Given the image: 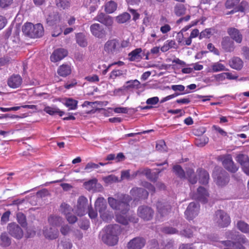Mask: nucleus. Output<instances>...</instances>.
Listing matches in <instances>:
<instances>
[{
    "instance_id": "obj_48",
    "label": "nucleus",
    "mask_w": 249,
    "mask_h": 249,
    "mask_svg": "<svg viewBox=\"0 0 249 249\" xmlns=\"http://www.w3.org/2000/svg\"><path fill=\"white\" fill-rule=\"evenodd\" d=\"M0 240L1 245L4 247H8L11 244V240L6 233L4 232L1 234Z\"/></svg>"
},
{
    "instance_id": "obj_50",
    "label": "nucleus",
    "mask_w": 249,
    "mask_h": 249,
    "mask_svg": "<svg viewBox=\"0 0 249 249\" xmlns=\"http://www.w3.org/2000/svg\"><path fill=\"white\" fill-rule=\"evenodd\" d=\"M17 218L18 222L22 226H26V219L25 215L22 213H18L17 214Z\"/></svg>"
},
{
    "instance_id": "obj_16",
    "label": "nucleus",
    "mask_w": 249,
    "mask_h": 249,
    "mask_svg": "<svg viewBox=\"0 0 249 249\" xmlns=\"http://www.w3.org/2000/svg\"><path fill=\"white\" fill-rule=\"evenodd\" d=\"M130 194L133 196L134 201L140 199H145L148 196V192L141 188H133L131 190Z\"/></svg>"
},
{
    "instance_id": "obj_59",
    "label": "nucleus",
    "mask_w": 249,
    "mask_h": 249,
    "mask_svg": "<svg viewBox=\"0 0 249 249\" xmlns=\"http://www.w3.org/2000/svg\"><path fill=\"white\" fill-rule=\"evenodd\" d=\"M211 29H206L203 31L201 32L199 35V38H202L204 37L209 38L210 35H211Z\"/></svg>"
},
{
    "instance_id": "obj_2",
    "label": "nucleus",
    "mask_w": 249,
    "mask_h": 249,
    "mask_svg": "<svg viewBox=\"0 0 249 249\" xmlns=\"http://www.w3.org/2000/svg\"><path fill=\"white\" fill-rule=\"evenodd\" d=\"M131 200V197L127 195H122L118 200L112 197L107 198L110 207L114 210L120 211L123 214H125L129 210V202Z\"/></svg>"
},
{
    "instance_id": "obj_13",
    "label": "nucleus",
    "mask_w": 249,
    "mask_h": 249,
    "mask_svg": "<svg viewBox=\"0 0 249 249\" xmlns=\"http://www.w3.org/2000/svg\"><path fill=\"white\" fill-rule=\"evenodd\" d=\"M209 196V193L206 189L203 187L200 186L197 188L196 192L193 194L192 197L194 199L206 203L207 202Z\"/></svg>"
},
{
    "instance_id": "obj_22",
    "label": "nucleus",
    "mask_w": 249,
    "mask_h": 249,
    "mask_svg": "<svg viewBox=\"0 0 249 249\" xmlns=\"http://www.w3.org/2000/svg\"><path fill=\"white\" fill-rule=\"evenodd\" d=\"M222 164L224 167L231 172L235 173L238 170V168L234 164L230 156L224 159Z\"/></svg>"
},
{
    "instance_id": "obj_26",
    "label": "nucleus",
    "mask_w": 249,
    "mask_h": 249,
    "mask_svg": "<svg viewBox=\"0 0 249 249\" xmlns=\"http://www.w3.org/2000/svg\"><path fill=\"white\" fill-rule=\"evenodd\" d=\"M196 172L199 176V182L203 184H207L209 180V175L208 173L206 170L202 169H198Z\"/></svg>"
},
{
    "instance_id": "obj_20",
    "label": "nucleus",
    "mask_w": 249,
    "mask_h": 249,
    "mask_svg": "<svg viewBox=\"0 0 249 249\" xmlns=\"http://www.w3.org/2000/svg\"><path fill=\"white\" fill-rule=\"evenodd\" d=\"M94 20L104 24L106 26H110L113 23L112 18L103 13H99L95 17Z\"/></svg>"
},
{
    "instance_id": "obj_27",
    "label": "nucleus",
    "mask_w": 249,
    "mask_h": 249,
    "mask_svg": "<svg viewBox=\"0 0 249 249\" xmlns=\"http://www.w3.org/2000/svg\"><path fill=\"white\" fill-rule=\"evenodd\" d=\"M248 3L245 0H242L238 6L232 8L233 9L226 14L227 15L233 14L237 12H244L248 8Z\"/></svg>"
},
{
    "instance_id": "obj_7",
    "label": "nucleus",
    "mask_w": 249,
    "mask_h": 249,
    "mask_svg": "<svg viewBox=\"0 0 249 249\" xmlns=\"http://www.w3.org/2000/svg\"><path fill=\"white\" fill-rule=\"evenodd\" d=\"M214 221L221 227H227L231 222L230 216L222 210H218L215 212Z\"/></svg>"
},
{
    "instance_id": "obj_44",
    "label": "nucleus",
    "mask_w": 249,
    "mask_h": 249,
    "mask_svg": "<svg viewBox=\"0 0 249 249\" xmlns=\"http://www.w3.org/2000/svg\"><path fill=\"white\" fill-rule=\"evenodd\" d=\"M211 71L213 72H216L220 71H227L224 65L219 62H216L213 63L212 66Z\"/></svg>"
},
{
    "instance_id": "obj_40",
    "label": "nucleus",
    "mask_w": 249,
    "mask_h": 249,
    "mask_svg": "<svg viewBox=\"0 0 249 249\" xmlns=\"http://www.w3.org/2000/svg\"><path fill=\"white\" fill-rule=\"evenodd\" d=\"M55 3L57 7L62 9H66L70 6V0H56Z\"/></svg>"
},
{
    "instance_id": "obj_60",
    "label": "nucleus",
    "mask_w": 249,
    "mask_h": 249,
    "mask_svg": "<svg viewBox=\"0 0 249 249\" xmlns=\"http://www.w3.org/2000/svg\"><path fill=\"white\" fill-rule=\"evenodd\" d=\"M123 72L120 70H114L111 71L110 74V78L115 79L118 76H121L123 74Z\"/></svg>"
},
{
    "instance_id": "obj_61",
    "label": "nucleus",
    "mask_w": 249,
    "mask_h": 249,
    "mask_svg": "<svg viewBox=\"0 0 249 249\" xmlns=\"http://www.w3.org/2000/svg\"><path fill=\"white\" fill-rule=\"evenodd\" d=\"M207 49L211 52H213L214 54L219 55V52L218 50L215 48L214 45L210 43L207 45Z\"/></svg>"
},
{
    "instance_id": "obj_12",
    "label": "nucleus",
    "mask_w": 249,
    "mask_h": 249,
    "mask_svg": "<svg viewBox=\"0 0 249 249\" xmlns=\"http://www.w3.org/2000/svg\"><path fill=\"white\" fill-rule=\"evenodd\" d=\"M88 199L84 196H81L78 198L76 213L79 216L84 215L87 210Z\"/></svg>"
},
{
    "instance_id": "obj_58",
    "label": "nucleus",
    "mask_w": 249,
    "mask_h": 249,
    "mask_svg": "<svg viewBox=\"0 0 249 249\" xmlns=\"http://www.w3.org/2000/svg\"><path fill=\"white\" fill-rule=\"evenodd\" d=\"M68 222L70 224H73L77 221V218L74 215H72L71 213L65 215Z\"/></svg>"
},
{
    "instance_id": "obj_45",
    "label": "nucleus",
    "mask_w": 249,
    "mask_h": 249,
    "mask_svg": "<svg viewBox=\"0 0 249 249\" xmlns=\"http://www.w3.org/2000/svg\"><path fill=\"white\" fill-rule=\"evenodd\" d=\"M240 0H227L225 3V6L228 9L235 8L240 3Z\"/></svg>"
},
{
    "instance_id": "obj_21",
    "label": "nucleus",
    "mask_w": 249,
    "mask_h": 249,
    "mask_svg": "<svg viewBox=\"0 0 249 249\" xmlns=\"http://www.w3.org/2000/svg\"><path fill=\"white\" fill-rule=\"evenodd\" d=\"M67 51L64 49H58L55 50L51 56V60L52 62H56L63 59L67 55Z\"/></svg>"
},
{
    "instance_id": "obj_24",
    "label": "nucleus",
    "mask_w": 249,
    "mask_h": 249,
    "mask_svg": "<svg viewBox=\"0 0 249 249\" xmlns=\"http://www.w3.org/2000/svg\"><path fill=\"white\" fill-rule=\"evenodd\" d=\"M95 208L99 213H102L107 210L106 200L103 197H98L95 202Z\"/></svg>"
},
{
    "instance_id": "obj_14",
    "label": "nucleus",
    "mask_w": 249,
    "mask_h": 249,
    "mask_svg": "<svg viewBox=\"0 0 249 249\" xmlns=\"http://www.w3.org/2000/svg\"><path fill=\"white\" fill-rule=\"evenodd\" d=\"M90 30L93 36L99 38H104L107 34L103 26L98 23L92 24L90 27Z\"/></svg>"
},
{
    "instance_id": "obj_28",
    "label": "nucleus",
    "mask_w": 249,
    "mask_h": 249,
    "mask_svg": "<svg viewBox=\"0 0 249 249\" xmlns=\"http://www.w3.org/2000/svg\"><path fill=\"white\" fill-rule=\"evenodd\" d=\"M142 49L137 48L128 54L129 59L131 61H138L142 58Z\"/></svg>"
},
{
    "instance_id": "obj_42",
    "label": "nucleus",
    "mask_w": 249,
    "mask_h": 249,
    "mask_svg": "<svg viewBox=\"0 0 249 249\" xmlns=\"http://www.w3.org/2000/svg\"><path fill=\"white\" fill-rule=\"evenodd\" d=\"M77 101L72 98H69L66 100L65 105L69 107V109L74 110L77 108Z\"/></svg>"
},
{
    "instance_id": "obj_31",
    "label": "nucleus",
    "mask_w": 249,
    "mask_h": 249,
    "mask_svg": "<svg viewBox=\"0 0 249 249\" xmlns=\"http://www.w3.org/2000/svg\"><path fill=\"white\" fill-rule=\"evenodd\" d=\"M49 224L53 226H59L63 223L62 218L57 215H51L48 217Z\"/></svg>"
},
{
    "instance_id": "obj_10",
    "label": "nucleus",
    "mask_w": 249,
    "mask_h": 249,
    "mask_svg": "<svg viewBox=\"0 0 249 249\" xmlns=\"http://www.w3.org/2000/svg\"><path fill=\"white\" fill-rule=\"evenodd\" d=\"M7 229L9 233L13 237L17 239H21L23 235V232L21 228L15 223L8 224Z\"/></svg>"
},
{
    "instance_id": "obj_11",
    "label": "nucleus",
    "mask_w": 249,
    "mask_h": 249,
    "mask_svg": "<svg viewBox=\"0 0 249 249\" xmlns=\"http://www.w3.org/2000/svg\"><path fill=\"white\" fill-rule=\"evenodd\" d=\"M199 209V205L197 203L191 202L189 204L185 212V214L187 218L190 220L197 215Z\"/></svg>"
},
{
    "instance_id": "obj_19",
    "label": "nucleus",
    "mask_w": 249,
    "mask_h": 249,
    "mask_svg": "<svg viewBox=\"0 0 249 249\" xmlns=\"http://www.w3.org/2000/svg\"><path fill=\"white\" fill-rule=\"evenodd\" d=\"M22 83V78L19 74H13L7 80L8 86L13 89L19 87Z\"/></svg>"
},
{
    "instance_id": "obj_17",
    "label": "nucleus",
    "mask_w": 249,
    "mask_h": 249,
    "mask_svg": "<svg viewBox=\"0 0 249 249\" xmlns=\"http://www.w3.org/2000/svg\"><path fill=\"white\" fill-rule=\"evenodd\" d=\"M227 33L230 37L237 43H241L243 39V36L239 30L234 27H230L227 29Z\"/></svg>"
},
{
    "instance_id": "obj_52",
    "label": "nucleus",
    "mask_w": 249,
    "mask_h": 249,
    "mask_svg": "<svg viewBox=\"0 0 249 249\" xmlns=\"http://www.w3.org/2000/svg\"><path fill=\"white\" fill-rule=\"evenodd\" d=\"M97 182V179H93L89 180L88 182H86L84 183V185L85 188L88 190H90L94 188L95 187V185Z\"/></svg>"
},
{
    "instance_id": "obj_53",
    "label": "nucleus",
    "mask_w": 249,
    "mask_h": 249,
    "mask_svg": "<svg viewBox=\"0 0 249 249\" xmlns=\"http://www.w3.org/2000/svg\"><path fill=\"white\" fill-rule=\"evenodd\" d=\"M161 231L166 234H175L178 232V231L175 228L170 227H164L162 228Z\"/></svg>"
},
{
    "instance_id": "obj_25",
    "label": "nucleus",
    "mask_w": 249,
    "mask_h": 249,
    "mask_svg": "<svg viewBox=\"0 0 249 249\" xmlns=\"http://www.w3.org/2000/svg\"><path fill=\"white\" fill-rule=\"evenodd\" d=\"M59 19L60 17L57 12L50 11L46 18V21L49 26H53L55 24Z\"/></svg>"
},
{
    "instance_id": "obj_15",
    "label": "nucleus",
    "mask_w": 249,
    "mask_h": 249,
    "mask_svg": "<svg viewBox=\"0 0 249 249\" xmlns=\"http://www.w3.org/2000/svg\"><path fill=\"white\" fill-rule=\"evenodd\" d=\"M221 46L222 49L227 53L232 52L235 49L233 41L228 36H225L222 38Z\"/></svg>"
},
{
    "instance_id": "obj_29",
    "label": "nucleus",
    "mask_w": 249,
    "mask_h": 249,
    "mask_svg": "<svg viewBox=\"0 0 249 249\" xmlns=\"http://www.w3.org/2000/svg\"><path fill=\"white\" fill-rule=\"evenodd\" d=\"M230 66L236 70H240L243 66V62L238 57H234L229 62Z\"/></svg>"
},
{
    "instance_id": "obj_41",
    "label": "nucleus",
    "mask_w": 249,
    "mask_h": 249,
    "mask_svg": "<svg viewBox=\"0 0 249 249\" xmlns=\"http://www.w3.org/2000/svg\"><path fill=\"white\" fill-rule=\"evenodd\" d=\"M173 171L175 174L179 178H186L185 172L180 165H175L173 167Z\"/></svg>"
},
{
    "instance_id": "obj_18",
    "label": "nucleus",
    "mask_w": 249,
    "mask_h": 249,
    "mask_svg": "<svg viewBox=\"0 0 249 249\" xmlns=\"http://www.w3.org/2000/svg\"><path fill=\"white\" fill-rule=\"evenodd\" d=\"M43 233L46 238L50 240L57 238L59 235V231L57 229L47 226L44 227Z\"/></svg>"
},
{
    "instance_id": "obj_36",
    "label": "nucleus",
    "mask_w": 249,
    "mask_h": 249,
    "mask_svg": "<svg viewBox=\"0 0 249 249\" xmlns=\"http://www.w3.org/2000/svg\"><path fill=\"white\" fill-rule=\"evenodd\" d=\"M117 4L113 1H110L105 5V11L107 13L111 14L114 12L117 9Z\"/></svg>"
},
{
    "instance_id": "obj_57",
    "label": "nucleus",
    "mask_w": 249,
    "mask_h": 249,
    "mask_svg": "<svg viewBox=\"0 0 249 249\" xmlns=\"http://www.w3.org/2000/svg\"><path fill=\"white\" fill-rule=\"evenodd\" d=\"M105 181L107 183H112L118 181V178L114 175H111L106 177Z\"/></svg>"
},
{
    "instance_id": "obj_37",
    "label": "nucleus",
    "mask_w": 249,
    "mask_h": 249,
    "mask_svg": "<svg viewBox=\"0 0 249 249\" xmlns=\"http://www.w3.org/2000/svg\"><path fill=\"white\" fill-rule=\"evenodd\" d=\"M239 230L244 233H249V225L243 221H239L237 223Z\"/></svg>"
},
{
    "instance_id": "obj_33",
    "label": "nucleus",
    "mask_w": 249,
    "mask_h": 249,
    "mask_svg": "<svg viewBox=\"0 0 249 249\" xmlns=\"http://www.w3.org/2000/svg\"><path fill=\"white\" fill-rule=\"evenodd\" d=\"M236 161L241 164L243 170L245 166L249 164V159L247 155L244 154H239L236 157Z\"/></svg>"
},
{
    "instance_id": "obj_5",
    "label": "nucleus",
    "mask_w": 249,
    "mask_h": 249,
    "mask_svg": "<svg viewBox=\"0 0 249 249\" xmlns=\"http://www.w3.org/2000/svg\"><path fill=\"white\" fill-rule=\"evenodd\" d=\"M236 242H234L230 240H226L222 241V249H246L245 247L243 246V244H247L249 241L244 235H240L238 236Z\"/></svg>"
},
{
    "instance_id": "obj_47",
    "label": "nucleus",
    "mask_w": 249,
    "mask_h": 249,
    "mask_svg": "<svg viewBox=\"0 0 249 249\" xmlns=\"http://www.w3.org/2000/svg\"><path fill=\"white\" fill-rule=\"evenodd\" d=\"M130 18V15L127 13H124L123 14L118 16L116 18V20L120 23H124L128 21Z\"/></svg>"
},
{
    "instance_id": "obj_46",
    "label": "nucleus",
    "mask_w": 249,
    "mask_h": 249,
    "mask_svg": "<svg viewBox=\"0 0 249 249\" xmlns=\"http://www.w3.org/2000/svg\"><path fill=\"white\" fill-rule=\"evenodd\" d=\"M125 85L126 90L131 88H139L140 85V82L138 80H130L126 82Z\"/></svg>"
},
{
    "instance_id": "obj_3",
    "label": "nucleus",
    "mask_w": 249,
    "mask_h": 249,
    "mask_svg": "<svg viewBox=\"0 0 249 249\" xmlns=\"http://www.w3.org/2000/svg\"><path fill=\"white\" fill-rule=\"evenodd\" d=\"M22 32L31 38L39 37L43 35L44 28L40 23L34 25L32 23H26L22 27Z\"/></svg>"
},
{
    "instance_id": "obj_63",
    "label": "nucleus",
    "mask_w": 249,
    "mask_h": 249,
    "mask_svg": "<svg viewBox=\"0 0 249 249\" xmlns=\"http://www.w3.org/2000/svg\"><path fill=\"white\" fill-rule=\"evenodd\" d=\"M126 90L125 85L121 87L120 88L115 89L113 93L115 95H120L121 94H124L125 91Z\"/></svg>"
},
{
    "instance_id": "obj_6",
    "label": "nucleus",
    "mask_w": 249,
    "mask_h": 249,
    "mask_svg": "<svg viewBox=\"0 0 249 249\" xmlns=\"http://www.w3.org/2000/svg\"><path fill=\"white\" fill-rule=\"evenodd\" d=\"M213 177L216 183L219 186H225L229 181L228 174L222 169H218L214 171Z\"/></svg>"
},
{
    "instance_id": "obj_49",
    "label": "nucleus",
    "mask_w": 249,
    "mask_h": 249,
    "mask_svg": "<svg viewBox=\"0 0 249 249\" xmlns=\"http://www.w3.org/2000/svg\"><path fill=\"white\" fill-rule=\"evenodd\" d=\"M122 213V214L117 215L116 216V221L123 225H126L128 224V216H124Z\"/></svg>"
},
{
    "instance_id": "obj_38",
    "label": "nucleus",
    "mask_w": 249,
    "mask_h": 249,
    "mask_svg": "<svg viewBox=\"0 0 249 249\" xmlns=\"http://www.w3.org/2000/svg\"><path fill=\"white\" fill-rule=\"evenodd\" d=\"M72 211V208L65 202H63L60 206V211L65 215L70 214Z\"/></svg>"
},
{
    "instance_id": "obj_9",
    "label": "nucleus",
    "mask_w": 249,
    "mask_h": 249,
    "mask_svg": "<svg viewBox=\"0 0 249 249\" xmlns=\"http://www.w3.org/2000/svg\"><path fill=\"white\" fill-rule=\"evenodd\" d=\"M146 240L142 237H136L130 240L127 244V249H142L145 245Z\"/></svg>"
},
{
    "instance_id": "obj_51",
    "label": "nucleus",
    "mask_w": 249,
    "mask_h": 249,
    "mask_svg": "<svg viewBox=\"0 0 249 249\" xmlns=\"http://www.w3.org/2000/svg\"><path fill=\"white\" fill-rule=\"evenodd\" d=\"M209 142V138L205 136H202L196 141V144L199 147H203Z\"/></svg>"
},
{
    "instance_id": "obj_56",
    "label": "nucleus",
    "mask_w": 249,
    "mask_h": 249,
    "mask_svg": "<svg viewBox=\"0 0 249 249\" xmlns=\"http://www.w3.org/2000/svg\"><path fill=\"white\" fill-rule=\"evenodd\" d=\"M193 232V231L192 229L187 228L183 231H180V234L185 237L189 238L192 236Z\"/></svg>"
},
{
    "instance_id": "obj_8",
    "label": "nucleus",
    "mask_w": 249,
    "mask_h": 249,
    "mask_svg": "<svg viewBox=\"0 0 249 249\" xmlns=\"http://www.w3.org/2000/svg\"><path fill=\"white\" fill-rule=\"evenodd\" d=\"M138 215L144 220H151L154 215V211L150 207L147 206H141L139 207L137 211Z\"/></svg>"
},
{
    "instance_id": "obj_34",
    "label": "nucleus",
    "mask_w": 249,
    "mask_h": 249,
    "mask_svg": "<svg viewBox=\"0 0 249 249\" xmlns=\"http://www.w3.org/2000/svg\"><path fill=\"white\" fill-rule=\"evenodd\" d=\"M186 8L184 5L177 3L174 7V11L176 15L180 16L185 14Z\"/></svg>"
},
{
    "instance_id": "obj_4",
    "label": "nucleus",
    "mask_w": 249,
    "mask_h": 249,
    "mask_svg": "<svg viewBox=\"0 0 249 249\" xmlns=\"http://www.w3.org/2000/svg\"><path fill=\"white\" fill-rule=\"evenodd\" d=\"M120 42L118 39H109L104 45L103 53L109 57L116 55L120 52Z\"/></svg>"
},
{
    "instance_id": "obj_55",
    "label": "nucleus",
    "mask_w": 249,
    "mask_h": 249,
    "mask_svg": "<svg viewBox=\"0 0 249 249\" xmlns=\"http://www.w3.org/2000/svg\"><path fill=\"white\" fill-rule=\"evenodd\" d=\"M10 214V212L9 211H6L3 213L0 219L1 224H5L9 221Z\"/></svg>"
},
{
    "instance_id": "obj_1",
    "label": "nucleus",
    "mask_w": 249,
    "mask_h": 249,
    "mask_svg": "<svg viewBox=\"0 0 249 249\" xmlns=\"http://www.w3.org/2000/svg\"><path fill=\"white\" fill-rule=\"evenodd\" d=\"M122 229L118 224L109 225L103 230L101 239L104 243L113 246L117 244L119 241V236L121 234Z\"/></svg>"
},
{
    "instance_id": "obj_54",
    "label": "nucleus",
    "mask_w": 249,
    "mask_h": 249,
    "mask_svg": "<svg viewBox=\"0 0 249 249\" xmlns=\"http://www.w3.org/2000/svg\"><path fill=\"white\" fill-rule=\"evenodd\" d=\"M166 147V146L164 141L161 140L157 143L156 148L157 150L163 151L165 150Z\"/></svg>"
},
{
    "instance_id": "obj_43",
    "label": "nucleus",
    "mask_w": 249,
    "mask_h": 249,
    "mask_svg": "<svg viewBox=\"0 0 249 249\" xmlns=\"http://www.w3.org/2000/svg\"><path fill=\"white\" fill-rule=\"evenodd\" d=\"M101 218L105 221L108 222L113 217L112 212L109 210H106L102 213H100Z\"/></svg>"
},
{
    "instance_id": "obj_23",
    "label": "nucleus",
    "mask_w": 249,
    "mask_h": 249,
    "mask_svg": "<svg viewBox=\"0 0 249 249\" xmlns=\"http://www.w3.org/2000/svg\"><path fill=\"white\" fill-rule=\"evenodd\" d=\"M158 213L163 217L166 215L171 210V206L167 203L158 202L157 204Z\"/></svg>"
},
{
    "instance_id": "obj_35",
    "label": "nucleus",
    "mask_w": 249,
    "mask_h": 249,
    "mask_svg": "<svg viewBox=\"0 0 249 249\" xmlns=\"http://www.w3.org/2000/svg\"><path fill=\"white\" fill-rule=\"evenodd\" d=\"M186 178H188L189 181L192 184L196 183L197 178L196 176L194 170L192 169H188L186 171Z\"/></svg>"
},
{
    "instance_id": "obj_32",
    "label": "nucleus",
    "mask_w": 249,
    "mask_h": 249,
    "mask_svg": "<svg viewBox=\"0 0 249 249\" xmlns=\"http://www.w3.org/2000/svg\"><path fill=\"white\" fill-rule=\"evenodd\" d=\"M44 110L50 115H53L57 113L60 116H62L64 114V111H60L59 109L56 107L47 106L44 108Z\"/></svg>"
},
{
    "instance_id": "obj_39",
    "label": "nucleus",
    "mask_w": 249,
    "mask_h": 249,
    "mask_svg": "<svg viewBox=\"0 0 249 249\" xmlns=\"http://www.w3.org/2000/svg\"><path fill=\"white\" fill-rule=\"evenodd\" d=\"M76 42L79 46L82 47H86L88 43L85 38V36L82 33H78L76 36Z\"/></svg>"
},
{
    "instance_id": "obj_64",
    "label": "nucleus",
    "mask_w": 249,
    "mask_h": 249,
    "mask_svg": "<svg viewBox=\"0 0 249 249\" xmlns=\"http://www.w3.org/2000/svg\"><path fill=\"white\" fill-rule=\"evenodd\" d=\"M87 212H88L89 213V215L90 218L93 219L97 217V213L96 210L94 211L91 207H90V208L89 207L87 209Z\"/></svg>"
},
{
    "instance_id": "obj_62",
    "label": "nucleus",
    "mask_w": 249,
    "mask_h": 249,
    "mask_svg": "<svg viewBox=\"0 0 249 249\" xmlns=\"http://www.w3.org/2000/svg\"><path fill=\"white\" fill-rule=\"evenodd\" d=\"M13 0H0V7L5 8L10 6L13 2Z\"/></svg>"
},
{
    "instance_id": "obj_30",
    "label": "nucleus",
    "mask_w": 249,
    "mask_h": 249,
    "mask_svg": "<svg viewBox=\"0 0 249 249\" xmlns=\"http://www.w3.org/2000/svg\"><path fill=\"white\" fill-rule=\"evenodd\" d=\"M71 67L69 65L63 64L60 66L58 70V74L62 77H66L71 74Z\"/></svg>"
}]
</instances>
